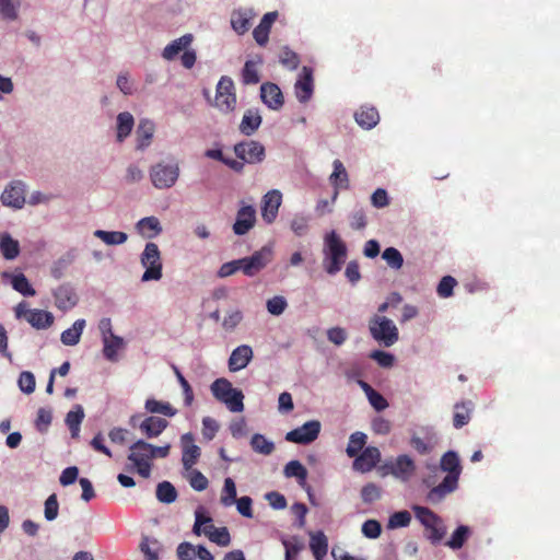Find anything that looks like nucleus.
Returning <instances> with one entry per match:
<instances>
[{
	"label": "nucleus",
	"mask_w": 560,
	"mask_h": 560,
	"mask_svg": "<svg viewBox=\"0 0 560 560\" xmlns=\"http://www.w3.org/2000/svg\"><path fill=\"white\" fill-rule=\"evenodd\" d=\"M156 499L162 503H173L177 499V491L170 481H162L156 487Z\"/></svg>",
	"instance_id": "45"
},
{
	"label": "nucleus",
	"mask_w": 560,
	"mask_h": 560,
	"mask_svg": "<svg viewBox=\"0 0 560 560\" xmlns=\"http://www.w3.org/2000/svg\"><path fill=\"white\" fill-rule=\"evenodd\" d=\"M382 258L386 261V264L393 269H400L404 265V257L401 253L395 247H387L383 254Z\"/></svg>",
	"instance_id": "51"
},
{
	"label": "nucleus",
	"mask_w": 560,
	"mask_h": 560,
	"mask_svg": "<svg viewBox=\"0 0 560 560\" xmlns=\"http://www.w3.org/2000/svg\"><path fill=\"white\" fill-rule=\"evenodd\" d=\"M319 432L320 422L317 420H311L288 432L285 440L292 443L306 445L315 441L318 438Z\"/></svg>",
	"instance_id": "12"
},
{
	"label": "nucleus",
	"mask_w": 560,
	"mask_h": 560,
	"mask_svg": "<svg viewBox=\"0 0 560 560\" xmlns=\"http://www.w3.org/2000/svg\"><path fill=\"white\" fill-rule=\"evenodd\" d=\"M93 234L106 245H120L126 243L128 240V235L120 231L96 230Z\"/></svg>",
	"instance_id": "40"
},
{
	"label": "nucleus",
	"mask_w": 560,
	"mask_h": 560,
	"mask_svg": "<svg viewBox=\"0 0 560 560\" xmlns=\"http://www.w3.org/2000/svg\"><path fill=\"white\" fill-rule=\"evenodd\" d=\"M385 474H390L399 480L408 481L416 471V464L409 455H399L395 460L386 463L383 467Z\"/></svg>",
	"instance_id": "11"
},
{
	"label": "nucleus",
	"mask_w": 560,
	"mask_h": 560,
	"mask_svg": "<svg viewBox=\"0 0 560 560\" xmlns=\"http://www.w3.org/2000/svg\"><path fill=\"white\" fill-rule=\"evenodd\" d=\"M334 171L329 177L330 183L336 188L348 189L349 188V178L348 173L340 160H335L332 163Z\"/></svg>",
	"instance_id": "39"
},
{
	"label": "nucleus",
	"mask_w": 560,
	"mask_h": 560,
	"mask_svg": "<svg viewBox=\"0 0 560 560\" xmlns=\"http://www.w3.org/2000/svg\"><path fill=\"white\" fill-rule=\"evenodd\" d=\"M150 176L154 187L159 189L170 188L176 183L179 176V167L176 163H158L152 166Z\"/></svg>",
	"instance_id": "9"
},
{
	"label": "nucleus",
	"mask_w": 560,
	"mask_h": 560,
	"mask_svg": "<svg viewBox=\"0 0 560 560\" xmlns=\"http://www.w3.org/2000/svg\"><path fill=\"white\" fill-rule=\"evenodd\" d=\"M470 534L471 532L468 526L460 525L454 530L451 538L445 542V545L453 550L460 549L469 538Z\"/></svg>",
	"instance_id": "41"
},
{
	"label": "nucleus",
	"mask_w": 560,
	"mask_h": 560,
	"mask_svg": "<svg viewBox=\"0 0 560 560\" xmlns=\"http://www.w3.org/2000/svg\"><path fill=\"white\" fill-rule=\"evenodd\" d=\"M262 63V58L257 56L256 60H247L242 70V81L244 84H257L260 81L257 66Z\"/></svg>",
	"instance_id": "37"
},
{
	"label": "nucleus",
	"mask_w": 560,
	"mask_h": 560,
	"mask_svg": "<svg viewBox=\"0 0 560 560\" xmlns=\"http://www.w3.org/2000/svg\"><path fill=\"white\" fill-rule=\"evenodd\" d=\"M20 7L21 0H0V16L7 21H15Z\"/></svg>",
	"instance_id": "46"
},
{
	"label": "nucleus",
	"mask_w": 560,
	"mask_h": 560,
	"mask_svg": "<svg viewBox=\"0 0 560 560\" xmlns=\"http://www.w3.org/2000/svg\"><path fill=\"white\" fill-rule=\"evenodd\" d=\"M261 101L271 109H279L283 106L284 100L280 88L271 82L262 83L260 86Z\"/></svg>",
	"instance_id": "20"
},
{
	"label": "nucleus",
	"mask_w": 560,
	"mask_h": 560,
	"mask_svg": "<svg viewBox=\"0 0 560 560\" xmlns=\"http://www.w3.org/2000/svg\"><path fill=\"white\" fill-rule=\"evenodd\" d=\"M155 130V126L150 119H141L139 121L136 136H137V149L144 150L151 143Z\"/></svg>",
	"instance_id": "29"
},
{
	"label": "nucleus",
	"mask_w": 560,
	"mask_h": 560,
	"mask_svg": "<svg viewBox=\"0 0 560 560\" xmlns=\"http://www.w3.org/2000/svg\"><path fill=\"white\" fill-rule=\"evenodd\" d=\"M381 453L377 447H365L361 454L355 456L353 468L361 472L371 471L380 462Z\"/></svg>",
	"instance_id": "18"
},
{
	"label": "nucleus",
	"mask_w": 560,
	"mask_h": 560,
	"mask_svg": "<svg viewBox=\"0 0 560 560\" xmlns=\"http://www.w3.org/2000/svg\"><path fill=\"white\" fill-rule=\"evenodd\" d=\"M144 408L150 413H159L165 417H174L177 410L167 401L149 398L145 400Z\"/></svg>",
	"instance_id": "38"
},
{
	"label": "nucleus",
	"mask_w": 560,
	"mask_h": 560,
	"mask_svg": "<svg viewBox=\"0 0 560 560\" xmlns=\"http://www.w3.org/2000/svg\"><path fill=\"white\" fill-rule=\"evenodd\" d=\"M382 533V526L376 520H368L362 525V534L371 539L380 537Z\"/></svg>",
	"instance_id": "64"
},
{
	"label": "nucleus",
	"mask_w": 560,
	"mask_h": 560,
	"mask_svg": "<svg viewBox=\"0 0 560 560\" xmlns=\"http://www.w3.org/2000/svg\"><path fill=\"white\" fill-rule=\"evenodd\" d=\"M104 348L103 353L107 360L114 361L117 357V351L124 346L122 338L112 335L103 339Z\"/></svg>",
	"instance_id": "42"
},
{
	"label": "nucleus",
	"mask_w": 560,
	"mask_h": 560,
	"mask_svg": "<svg viewBox=\"0 0 560 560\" xmlns=\"http://www.w3.org/2000/svg\"><path fill=\"white\" fill-rule=\"evenodd\" d=\"M261 121L262 119L258 109H247L240 124V132L244 136L249 137L258 130V128L261 125Z\"/></svg>",
	"instance_id": "28"
},
{
	"label": "nucleus",
	"mask_w": 560,
	"mask_h": 560,
	"mask_svg": "<svg viewBox=\"0 0 560 560\" xmlns=\"http://www.w3.org/2000/svg\"><path fill=\"white\" fill-rule=\"evenodd\" d=\"M277 18V11L268 12L262 16L260 23L254 28L253 36L259 46H265L268 43L271 26Z\"/></svg>",
	"instance_id": "23"
},
{
	"label": "nucleus",
	"mask_w": 560,
	"mask_h": 560,
	"mask_svg": "<svg viewBox=\"0 0 560 560\" xmlns=\"http://www.w3.org/2000/svg\"><path fill=\"white\" fill-rule=\"evenodd\" d=\"M429 534L427 538L431 541L432 545H438L446 535V527L443 523V520H439L436 523L432 524L431 527L425 528Z\"/></svg>",
	"instance_id": "55"
},
{
	"label": "nucleus",
	"mask_w": 560,
	"mask_h": 560,
	"mask_svg": "<svg viewBox=\"0 0 560 560\" xmlns=\"http://www.w3.org/2000/svg\"><path fill=\"white\" fill-rule=\"evenodd\" d=\"M188 480L189 485L196 491H203L208 488L209 481L207 477L197 469H190Z\"/></svg>",
	"instance_id": "56"
},
{
	"label": "nucleus",
	"mask_w": 560,
	"mask_h": 560,
	"mask_svg": "<svg viewBox=\"0 0 560 560\" xmlns=\"http://www.w3.org/2000/svg\"><path fill=\"white\" fill-rule=\"evenodd\" d=\"M474 408L472 401H462L454 406L453 425L456 429H460L468 424L471 418V411Z\"/></svg>",
	"instance_id": "31"
},
{
	"label": "nucleus",
	"mask_w": 560,
	"mask_h": 560,
	"mask_svg": "<svg viewBox=\"0 0 560 560\" xmlns=\"http://www.w3.org/2000/svg\"><path fill=\"white\" fill-rule=\"evenodd\" d=\"M362 387L365 390L370 404L377 410H384L387 408V400L376 390H374L369 384L362 383Z\"/></svg>",
	"instance_id": "53"
},
{
	"label": "nucleus",
	"mask_w": 560,
	"mask_h": 560,
	"mask_svg": "<svg viewBox=\"0 0 560 560\" xmlns=\"http://www.w3.org/2000/svg\"><path fill=\"white\" fill-rule=\"evenodd\" d=\"M273 259L270 246H262L250 256L241 258V271L247 277H254L265 269Z\"/></svg>",
	"instance_id": "7"
},
{
	"label": "nucleus",
	"mask_w": 560,
	"mask_h": 560,
	"mask_svg": "<svg viewBox=\"0 0 560 560\" xmlns=\"http://www.w3.org/2000/svg\"><path fill=\"white\" fill-rule=\"evenodd\" d=\"M1 201L4 206L20 209L25 202V189L22 182H12L8 185L1 195Z\"/></svg>",
	"instance_id": "17"
},
{
	"label": "nucleus",
	"mask_w": 560,
	"mask_h": 560,
	"mask_svg": "<svg viewBox=\"0 0 560 560\" xmlns=\"http://www.w3.org/2000/svg\"><path fill=\"white\" fill-rule=\"evenodd\" d=\"M0 250L5 259L12 260L20 254V244L10 234L3 233L0 235Z\"/></svg>",
	"instance_id": "35"
},
{
	"label": "nucleus",
	"mask_w": 560,
	"mask_h": 560,
	"mask_svg": "<svg viewBox=\"0 0 560 560\" xmlns=\"http://www.w3.org/2000/svg\"><path fill=\"white\" fill-rule=\"evenodd\" d=\"M428 469L431 474L423 479V485L430 488L427 494L429 502L439 503L458 488L463 467L456 452L444 453L440 465H428Z\"/></svg>",
	"instance_id": "1"
},
{
	"label": "nucleus",
	"mask_w": 560,
	"mask_h": 560,
	"mask_svg": "<svg viewBox=\"0 0 560 560\" xmlns=\"http://www.w3.org/2000/svg\"><path fill=\"white\" fill-rule=\"evenodd\" d=\"M411 522V515L408 511H398L390 515L388 520L389 528L407 527Z\"/></svg>",
	"instance_id": "57"
},
{
	"label": "nucleus",
	"mask_w": 560,
	"mask_h": 560,
	"mask_svg": "<svg viewBox=\"0 0 560 560\" xmlns=\"http://www.w3.org/2000/svg\"><path fill=\"white\" fill-rule=\"evenodd\" d=\"M59 503L55 493L50 494L45 501L44 515L47 521H54L58 516Z\"/></svg>",
	"instance_id": "62"
},
{
	"label": "nucleus",
	"mask_w": 560,
	"mask_h": 560,
	"mask_svg": "<svg viewBox=\"0 0 560 560\" xmlns=\"http://www.w3.org/2000/svg\"><path fill=\"white\" fill-rule=\"evenodd\" d=\"M129 451L128 460L132 465L127 466L126 469L130 472L137 471L142 478H149L153 459L152 444L138 440L129 447Z\"/></svg>",
	"instance_id": "3"
},
{
	"label": "nucleus",
	"mask_w": 560,
	"mask_h": 560,
	"mask_svg": "<svg viewBox=\"0 0 560 560\" xmlns=\"http://www.w3.org/2000/svg\"><path fill=\"white\" fill-rule=\"evenodd\" d=\"M381 498V490L375 483H368L361 490V499L364 503H373Z\"/></svg>",
	"instance_id": "63"
},
{
	"label": "nucleus",
	"mask_w": 560,
	"mask_h": 560,
	"mask_svg": "<svg viewBox=\"0 0 560 560\" xmlns=\"http://www.w3.org/2000/svg\"><path fill=\"white\" fill-rule=\"evenodd\" d=\"M214 106L222 113H231L236 107L234 83L231 78L222 77L217 85Z\"/></svg>",
	"instance_id": "8"
},
{
	"label": "nucleus",
	"mask_w": 560,
	"mask_h": 560,
	"mask_svg": "<svg viewBox=\"0 0 560 560\" xmlns=\"http://www.w3.org/2000/svg\"><path fill=\"white\" fill-rule=\"evenodd\" d=\"M137 232L143 238H154L162 233V226L160 220L156 217H145L136 223Z\"/></svg>",
	"instance_id": "26"
},
{
	"label": "nucleus",
	"mask_w": 560,
	"mask_h": 560,
	"mask_svg": "<svg viewBox=\"0 0 560 560\" xmlns=\"http://www.w3.org/2000/svg\"><path fill=\"white\" fill-rule=\"evenodd\" d=\"M253 359V350L247 345L236 347L229 358V369L236 372L245 369Z\"/></svg>",
	"instance_id": "21"
},
{
	"label": "nucleus",
	"mask_w": 560,
	"mask_h": 560,
	"mask_svg": "<svg viewBox=\"0 0 560 560\" xmlns=\"http://www.w3.org/2000/svg\"><path fill=\"white\" fill-rule=\"evenodd\" d=\"M313 91V69L310 67H303L294 84L295 96L301 103H306L311 100Z\"/></svg>",
	"instance_id": "14"
},
{
	"label": "nucleus",
	"mask_w": 560,
	"mask_h": 560,
	"mask_svg": "<svg viewBox=\"0 0 560 560\" xmlns=\"http://www.w3.org/2000/svg\"><path fill=\"white\" fill-rule=\"evenodd\" d=\"M234 153L237 159L247 164L261 163L266 158L265 147L256 140H244L234 145Z\"/></svg>",
	"instance_id": "10"
},
{
	"label": "nucleus",
	"mask_w": 560,
	"mask_h": 560,
	"mask_svg": "<svg viewBox=\"0 0 560 560\" xmlns=\"http://www.w3.org/2000/svg\"><path fill=\"white\" fill-rule=\"evenodd\" d=\"M180 442L183 447V466L186 470H190L200 457V447L194 443L195 439L191 433L183 434Z\"/></svg>",
	"instance_id": "16"
},
{
	"label": "nucleus",
	"mask_w": 560,
	"mask_h": 560,
	"mask_svg": "<svg viewBox=\"0 0 560 560\" xmlns=\"http://www.w3.org/2000/svg\"><path fill=\"white\" fill-rule=\"evenodd\" d=\"M354 119L361 128L370 130L380 122V114L374 106L363 105L354 113Z\"/></svg>",
	"instance_id": "24"
},
{
	"label": "nucleus",
	"mask_w": 560,
	"mask_h": 560,
	"mask_svg": "<svg viewBox=\"0 0 560 560\" xmlns=\"http://www.w3.org/2000/svg\"><path fill=\"white\" fill-rule=\"evenodd\" d=\"M412 511L416 518L424 526V528L431 527L432 524L441 520L436 513L425 506L413 505Z\"/></svg>",
	"instance_id": "43"
},
{
	"label": "nucleus",
	"mask_w": 560,
	"mask_h": 560,
	"mask_svg": "<svg viewBox=\"0 0 560 560\" xmlns=\"http://www.w3.org/2000/svg\"><path fill=\"white\" fill-rule=\"evenodd\" d=\"M167 425L168 421L164 418L150 416L139 424V429L148 439H152L159 436Z\"/></svg>",
	"instance_id": "25"
},
{
	"label": "nucleus",
	"mask_w": 560,
	"mask_h": 560,
	"mask_svg": "<svg viewBox=\"0 0 560 560\" xmlns=\"http://www.w3.org/2000/svg\"><path fill=\"white\" fill-rule=\"evenodd\" d=\"M255 13L248 9H240L232 12L231 25L237 34H245L252 26Z\"/></svg>",
	"instance_id": "27"
},
{
	"label": "nucleus",
	"mask_w": 560,
	"mask_h": 560,
	"mask_svg": "<svg viewBox=\"0 0 560 560\" xmlns=\"http://www.w3.org/2000/svg\"><path fill=\"white\" fill-rule=\"evenodd\" d=\"M3 278H10L12 288L24 296H34L36 291L33 289L27 278L23 273L11 275L9 272L2 273Z\"/></svg>",
	"instance_id": "33"
},
{
	"label": "nucleus",
	"mask_w": 560,
	"mask_h": 560,
	"mask_svg": "<svg viewBox=\"0 0 560 560\" xmlns=\"http://www.w3.org/2000/svg\"><path fill=\"white\" fill-rule=\"evenodd\" d=\"M282 202V195L279 190L272 189L262 197L261 217L268 224L272 223Z\"/></svg>",
	"instance_id": "15"
},
{
	"label": "nucleus",
	"mask_w": 560,
	"mask_h": 560,
	"mask_svg": "<svg viewBox=\"0 0 560 560\" xmlns=\"http://www.w3.org/2000/svg\"><path fill=\"white\" fill-rule=\"evenodd\" d=\"M55 305L60 311H68L75 306L78 298L73 289L68 284L59 285L54 291Z\"/></svg>",
	"instance_id": "22"
},
{
	"label": "nucleus",
	"mask_w": 560,
	"mask_h": 560,
	"mask_svg": "<svg viewBox=\"0 0 560 560\" xmlns=\"http://www.w3.org/2000/svg\"><path fill=\"white\" fill-rule=\"evenodd\" d=\"M211 393L215 399L223 402L232 412H241L244 409V395L242 390L234 388L226 378H218L211 384Z\"/></svg>",
	"instance_id": "4"
},
{
	"label": "nucleus",
	"mask_w": 560,
	"mask_h": 560,
	"mask_svg": "<svg viewBox=\"0 0 560 560\" xmlns=\"http://www.w3.org/2000/svg\"><path fill=\"white\" fill-rule=\"evenodd\" d=\"M133 116L129 112L119 113L117 116V140L122 142L132 131Z\"/></svg>",
	"instance_id": "36"
},
{
	"label": "nucleus",
	"mask_w": 560,
	"mask_h": 560,
	"mask_svg": "<svg viewBox=\"0 0 560 560\" xmlns=\"http://www.w3.org/2000/svg\"><path fill=\"white\" fill-rule=\"evenodd\" d=\"M250 446L254 452L262 455H270L275 451L273 442L267 440L262 434L255 433L250 439Z\"/></svg>",
	"instance_id": "47"
},
{
	"label": "nucleus",
	"mask_w": 560,
	"mask_h": 560,
	"mask_svg": "<svg viewBox=\"0 0 560 560\" xmlns=\"http://www.w3.org/2000/svg\"><path fill=\"white\" fill-rule=\"evenodd\" d=\"M18 383L20 389L25 394H32L35 390V376L28 371H24L20 374Z\"/></svg>",
	"instance_id": "60"
},
{
	"label": "nucleus",
	"mask_w": 560,
	"mask_h": 560,
	"mask_svg": "<svg viewBox=\"0 0 560 560\" xmlns=\"http://www.w3.org/2000/svg\"><path fill=\"white\" fill-rule=\"evenodd\" d=\"M85 327L84 319H77L72 327L61 332L60 340L66 346H75L79 343L83 329Z\"/></svg>",
	"instance_id": "34"
},
{
	"label": "nucleus",
	"mask_w": 560,
	"mask_h": 560,
	"mask_svg": "<svg viewBox=\"0 0 560 560\" xmlns=\"http://www.w3.org/2000/svg\"><path fill=\"white\" fill-rule=\"evenodd\" d=\"M279 61L289 70H295L301 62L299 55L289 47H283L281 49Z\"/></svg>",
	"instance_id": "52"
},
{
	"label": "nucleus",
	"mask_w": 560,
	"mask_h": 560,
	"mask_svg": "<svg viewBox=\"0 0 560 560\" xmlns=\"http://www.w3.org/2000/svg\"><path fill=\"white\" fill-rule=\"evenodd\" d=\"M256 222V210L253 206L242 207L236 214L233 232L236 235H245Z\"/></svg>",
	"instance_id": "19"
},
{
	"label": "nucleus",
	"mask_w": 560,
	"mask_h": 560,
	"mask_svg": "<svg viewBox=\"0 0 560 560\" xmlns=\"http://www.w3.org/2000/svg\"><path fill=\"white\" fill-rule=\"evenodd\" d=\"M84 418V411L81 405H77L72 410H70L66 416V423L69 429H77L80 427L82 420Z\"/></svg>",
	"instance_id": "61"
},
{
	"label": "nucleus",
	"mask_w": 560,
	"mask_h": 560,
	"mask_svg": "<svg viewBox=\"0 0 560 560\" xmlns=\"http://www.w3.org/2000/svg\"><path fill=\"white\" fill-rule=\"evenodd\" d=\"M323 254L325 271L331 276L338 273L347 258V246L335 231L325 236Z\"/></svg>",
	"instance_id": "2"
},
{
	"label": "nucleus",
	"mask_w": 560,
	"mask_h": 560,
	"mask_svg": "<svg viewBox=\"0 0 560 560\" xmlns=\"http://www.w3.org/2000/svg\"><path fill=\"white\" fill-rule=\"evenodd\" d=\"M211 517L209 516H205L202 514V512L200 511H196V521H195V525H194V533L196 535H200L201 534V526L202 525H206L202 529V533L209 538L211 536V533H213V530H215L218 527H215L213 524H209L211 523Z\"/></svg>",
	"instance_id": "49"
},
{
	"label": "nucleus",
	"mask_w": 560,
	"mask_h": 560,
	"mask_svg": "<svg viewBox=\"0 0 560 560\" xmlns=\"http://www.w3.org/2000/svg\"><path fill=\"white\" fill-rule=\"evenodd\" d=\"M266 306L271 315L279 316L285 311L288 303L282 295H276L267 301Z\"/></svg>",
	"instance_id": "58"
},
{
	"label": "nucleus",
	"mask_w": 560,
	"mask_h": 560,
	"mask_svg": "<svg viewBox=\"0 0 560 560\" xmlns=\"http://www.w3.org/2000/svg\"><path fill=\"white\" fill-rule=\"evenodd\" d=\"M457 284L455 278L452 276H445L441 279L436 292L441 298H450L453 295V290Z\"/></svg>",
	"instance_id": "59"
},
{
	"label": "nucleus",
	"mask_w": 560,
	"mask_h": 560,
	"mask_svg": "<svg viewBox=\"0 0 560 560\" xmlns=\"http://www.w3.org/2000/svg\"><path fill=\"white\" fill-rule=\"evenodd\" d=\"M24 303L16 306V316L21 317L23 314L26 320L37 329H46L54 323V316L48 311L43 310H28L26 311Z\"/></svg>",
	"instance_id": "13"
},
{
	"label": "nucleus",
	"mask_w": 560,
	"mask_h": 560,
	"mask_svg": "<svg viewBox=\"0 0 560 560\" xmlns=\"http://www.w3.org/2000/svg\"><path fill=\"white\" fill-rule=\"evenodd\" d=\"M194 40V36L191 34H185L182 37L170 43L162 51V57L165 60H173L176 56L186 50Z\"/></svg>",
	"instance_id": "30"
},
{
	"label": "nucleus",
	"mask_w": 560,
	"mask_h": 560,
	"mask_svg": "<svg viewBox=\"0 0 560 560\" xmlns=\"http://www.w3.org/2000/svg\"><path fill=\"white\" fill-rule=\"evenodd\" d=\"M236 486L232 478L228 477L224 479V486L222 489L220 502L223 506H231L236 501Z\"/></svg>",
	"instance_id": "48"
},
{
	"label": "nucleus",
	"mask_w": 560,
	"mask_h": 560,
	"mask_svg": "<svg viewBox=\"0 0 560 560\" xmlns=\"http://www.w3.org/2000/svg\"><path fill=\"white\" fill-rule=\"evenodd\" d=\"M141 265L145 268L141 280L143 282L160 280L162 278V259L159 246L155 243H147L140 256Z\"/></svg>",
	"instance_id": "5"
},
{
	"label": "nucleus",
	"mask_w": 560,
	"mask_h": 560,
	"mask_svg": "<svg viewBox=\"0 0 560 560\" xmlns=\"http://www.w3.org/2000/svg\"><path fill=\"white\" fill-rule=\"evenodd\" d=\"M172 369H173V372L183 389L184 402L187 407H189V406H191V404L194 401V397H195L194 390H192L190 384L188 383V381L185 378V376L179 371V369L176 365H172Z\"/></svg>",
	"instance_id": "50"
},
{
	"label": "nucleus",
	"mask_w": 560,
	"mask_h": 560,
	"mask_svg": "<svg viewBox=\"0 0 560 560\" xmlns=\"http://www.w3.org/2000/svg\"><path fill=\"white\" fill-rule=\"evenodd\" d=\"M310 548L316 560H323L328 551V540L326 535L318 530L310 534Z\"/></svg>",
	"instance_id": "32"
},
{
	"label": "nucleus",
	"mask_w": 560,
	"mask_h": 560,
	"mask_svg": "<svg viewBox=\"0 0 560 560\" xmlns=\"http://www.w3.org/2000/svg\"><path fill=\"white\" fill-rule=\"evenodd\" d=\"M372 337L385 347H390L399 338L398 328L389 318L375 315L369 324Z\"/></svg>",
	"instance_id": "6"
},
{
	"label": "nucleus",
	"mask_w": 560,
	"mask_h": 560,
	"mask_svg": "<svg viewBox=\"0 0 560 560\" xmlns=\"http://www.w3.org/2000/svg\"><path fill=\"white\" fill-rule=\"evenodd\" d=\"M366 434L360 431L352 433L349 438V443L346 453L349 457H355L366 444Z\"/></svg>",
	"instance_id": "44"
},
{
	"label": "nucleus",
	"mask_w": 560,
	"mask_h": 560,
	"mask_svg": "<svg viewBox=\"0 0 560 560\" xmlns=\"http://www.w3.org/2000/svg\"><path fill=\"white\" fill-rule=\"evenodd\" d=\"M284 475L288 478L295 477L304 482L307 477V470L299 460H291L284 466Z\"/></svg>",
	"instance_id": "54"
}]
</instances>
